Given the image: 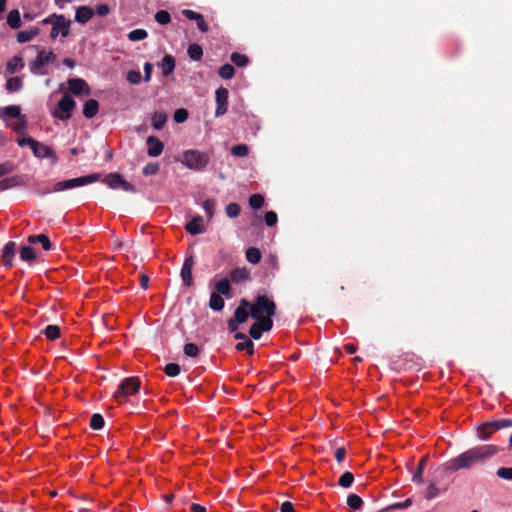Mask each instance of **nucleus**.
<instances>
[{
	"mask_svg": "<svg viewBox=\"0 0 512 512\" xmlns=\"http://www.w3.org/2000/svg\"><path fill=\"white\" fill-rule=\"evenodd\" d=\"M498 448L495 445H481L464 451L455 458L446 463L444 470L446 472H456L461 469H471L477 464H483L492 458Z\"/></svg>",
	"mask_w": 512,
	"mask_h": 512,
	"instance_id": "nucleus-1",
	"label": "nucleus"
},
{
	"mask_svg": "<svg viewBox=\"0 0 512 512\" xmlns=\"http://www.w3.org/2000/svg\"><path fill=\"white\" fill-rule=\"evenodd\" d=\"M276 314V304L265 294H259L251 302L250 315L253 319H265L270 317L271 319Z\"/></svg>",
	"mask_w": 512,
	"mask_h": 512,
	"instance_id": "nucleus-2",
	"label": "nucleus"
},
{
	"mask_svg": "<svg viewBox=\"0 0 512 512\" xmlns=\"http://www.w3.org/2000/svg\"><path fill=\"white\" fill-rule=\"evenodd\" d=\"M210 157L207 153L190 149L183 153L182 163L191 170H203L209 163Z\"/></svg>",
	"mask_w": 512,
	"mask_h": 512,
	"instance_id": "nucleus-3",
	"label": "nucleus"
},
{
	"mask_svg": "<svg viewBox=\"0 0 512 512\" xmlns=\"http://www.w3.org/2000/svg\"><path fill=\"white\" fill-rule=\"evenodd\" d=\"M251 302L246 298H242L239 301V305L236 307L233 317L227 321V327L230 332H236L239 324L245 323L250 315Z\"/></svg>",
	"mask_w": 512,
	"mask_h": 512,
	"instance_id": "nucleus-4",
	"label": "nucleus"
},
{
	"mask_svg": "<svg viewBox=\"0 0 512 512\" xmlns=\"http://www.w3.org/2000/svg\"><path fill=\"white\" fill-rule=\"evenodd\" d=\"M101 175L99 173H92L86 176H81L73 179H68L64 181L57 182L53 190L54 192H60L68 189H72L75 187L84 186L90 183H94L100 179Z\"/></svg>",
	"mask_w": 512,
	"mask_h": 512,
	"instance_id": "nucleus-5",
	"label": "nucleus"
},
{
	"mask_svg": "<svg viewBox=\"0 0 512 512\" xmlns=\"http://www.w3.org/2000/svg\"><path fill=\"white\" fill-rule=\"evenodd\" d=\"M56 60V54L52 51H45L44 49H41L36 58L30 62L29 68L31 73L34 75H46L47 71L44 70V67Z\"/></svg>",
	"mask_w": 512,
	"mask_h": 512,
	"instance_id": "nucleus-6",
	"label": "nucleus"
},
{
	"mask_svg": "<svg viewBox=\"0 0 512 512\" xmlns=\"http://www.w3.org/2000/svg\"><path fill=\"white\" fill-rule=\"evenodd\" d=\"M75 107L76 102L74 99L70 95L64 94L58 102V109L52 113V116L59 120L66 121L71 118V113Z\"/></svg>",
	"mask_w": 512,
	"mask_h": 512,
	"instance_id": "nucleus-7",
	"label": "nucleus"
},
{
	"mask_svg": "<svg viewBox=\"0 0 512 512\" xmlns=\"http://www.w3.org/2000/svg\"><path fill=\"white\" fill-rule=\"evenodd\" d=\"M140 389V381L137 377L125 378L114 393V398L120 400L136 394Z\"/></svg>",
	"mask_w": 512,
	"mask_h": 512,
	"instance_id": "nucleus-8",
	"label": "nucleus"
},
{
	"mask_svg": "<svg viewBox=\"0 0 512 512\" xmlns=\"http://www.w3.org/2000/svg\"><path fill=\"white\" fill-rule=\"evenodd\" d=\"M104 183L108 185L109 188L117 190L121 189L125 192L136 193V187L127 182L121 174L117 172L109 173L103 180Z\"/></svg>",
	"mask_w": 512,
	"mask_h": 512,
	"instance_id": "nucleus-9",
	"label": "nucleus"
},
{
	"mask_svg": "<svg viewBox=\"0 0 512 512\" xmlns=\"http://www.w3.org/2000/svg\"><path fill=\"white\" fill-rule=\"evenodd\" d=\"M273 327V319L265 317V319H255V322L249 329V335L255 340H259L264 332H268Z\"/></svg>",
	"mask_w": 512,
	"mask_h": 512,
	"instance_id": "nucleus-10",
	"label": "nucleus"
},
{
	"mask_svg": "<svg viewBox=\"0 0 512 512\" xmlns=\"http://www.w3.org/2000/svg\"><path fill=\"white\" fill-rule=\"evenodd\" d=\"M71 21L67 20L63 14H60L57 17V21L53 23L50 37L51 39H55L59 34L62 37H67L70 34Z\"/></svg>",
	"mask_w": 512,
	"mask_h": 512,
	"instance_id": "nucleus-11",
	"label": "nucleus"
},
{
	"mask_svg": "<svg viewBox=\"0 0 512 512\" xmlns=\"http://www.w3.org/2000/svg\"><path fill=\"white\" fill-rule=\"evenodd\" d=\"M228 89L225 87H219L216 90L215 96H216V110H215V116L219 117L226 113L227 107H228Z\"/></svg>",
	"mask_w": 512,
	"mask_h": 512,
	"instance_id": "nucleus-12",
	"label": "nucleus"
},
{
	"mask_svg": "<svg viewBox=\"0 0 512 512\" xmlns=\"http://www.w3.org/2000/svg\"><path fill=\"white\" fill-rule=\"evenodd\" d=\"M32 152L35 157L44 159H52L53 162L57 160L56 154L53 151V149L39 141H37L34 146L32 147Z\"/></svg>",
	"mask_w": 512,
	"mask_h": 512,
	"instance_id": "nucleus-13",
	"label": "nucleus"
},
{
	"mask_svg": "<svg viewBox=\"0 0 512 512\" xmlns=\"http://www.w3.org/2000/svg\"><path fill=\"white\" fill-rule=\"evenodd\" d=\"M194 258L192 255L185 258L182 269L181 278L184 284L188 287L193 285L192 268L194 266Z\"/></svg>",
	"mask_w": 512,
	"mask_h": 512,
	"instance_id": "nucleus-14",
	"label": "nucleus"
},
{
	"mask_svg": "<svg viewBox=\"0 0 512 512\" xmlns=\"http://www.w3.org/2000/svg\"><path fill=\"white\" fill-rule=\"evenodd\" d=\"M68 88L71 93L78 96L81 94H89L90 88L88 84L81 78H71L68 80Z\"/></svg>",
	"mask_w": 512,
	"mask_h": 512,
	"instance_id": "nucleus-15",
	"label": "nucleus"
},
{
	"mask_svg": "<svg viewBox=\"0 0 512 512\" xmlns=\"http://www.w3.org/2000/svg\"><path fill=\"white\" fill-rule=\"evenodd\" d=\"M16 254V243L14 241H9L5 244L2 249V262L5 267L13 266V259Z\"/></svg>",
	"mask_w": 512,
	"mask_h": 512,
	"instance_id": "nucleus-16",
	"label": "nucleus"
},
{
	"mask_svg": "<svg viewBox=\"0 0 512 512\" xmlns=\"http://www.w3.org/2000/svg\"><path fill=\"white\" fill-rule=\"evenodd\" d=\"M147 154L150 157L159 156L164 149V144L156 136H148L146 140Z\"/></svg>",
	"mask_w": 512,
	"mask_h": 512,
	"instance_id": "nucleus-17",
	"label": "nucleus"
},
{
	"mask_svg": "<svg viewBox=\"0 0 512 512\" xmlns=\"http://www.w3.org/2000/svg\"><path fill=\"white\" fill-rule=\"evenodd\" d=\"M182 14L189 20H193L196 22L198 29L201 32H207L209 30V26L207 25L204 16L200 13H197L190 9L182 10Z\"/></svg>",
	"mask_w": 512,
	"mask_h": 512,
	"instance_id": "nucleus-18",
	"label": "nucleus"
},
{
	"mask_svg": "<svg viewBox=\"0 0 512 512\" xmlns=\"http://www.w3.org/2000/svg\"><path fill=\"white\" fill-rule=\"evenodd\" d=\"M229 277L230 280L234 283L246 282L251 279L250 270L246 267H237L230 271Z\"/></svg>",
	"mask_w": 512,
	"mask_h": 512,
	"instance_id": "nucleus-19",
	"label": "nucleus"
},
{
	"mask_svg": "<svg viewBox=\"0 0 512 512\" xmlns=\"http://www.w3.org/2000/svg\"><path fill=\"white\" fill-rule=\"evenodd\" d=\"M202 222V216L197 215L185 225V230L191 235L202 234L205 232Z\"/></svg>",
	"mask_w": 512,
	"mask_h": 512,
	"instance_id": "nucleus-20",
	"label": "nucleus"
},
{
	"mask_svg": "<svg viewBox=\"0 0 512 512\" xmlns=\"http://www.w3.org/2000/svg\"><path fill=\"white\" fill-rule=\"evenodd\" d=\"M94 16V11L90 6H80L76 9L75 21L81 24L87 23Z\"/></svg>",
	"mask_w": 512,
	"mask_h": 512,
	"instance_id": "nucleus-21",
	"label": "nucleus"
},
{
	"mask_svg": "<svg viewBox=\"0 0 512 512\" xmlns=\"http://www.w3.org/2000/svg\"><path fill=\"white\" fill-rule=\"evenodd\" d=\"M24 185V179L21 175H14L0 180V191Z\"/></svg>",
	"mask_w": 512,
	"mask_h": 512,
	"instance_id": "nucleus-22",
	"label": "nucleus"
},
{
	"mask_svg": "<svg viewBox=\"0 0 512 512\" xmlns=\"http://www.w3.org/2000/svg\"><path fill=\"white\" fill-rule=\"evenodd\" d=\"M175 65H176L175 58L170 54L165 55L163 57L161 63L159 64V66L162 69V74L165 77L169 76L170 74L173 73V71L175 69Z\"/></svg>",
	"mask_w": 512,
	"mask_h": 512,
	"instance_id": "nucleus-23",
	"label": "nucleus"
},
{
	"mask_svg": "<svg viewBox=\"0 0 512 512\" xmlns=\"http://www.w3.org/2000/svg\"><path fill=\"white\" fill-rule=\"evenodd\" d=\"M27 241L30 244L40 243L45 251L52 249V243L49 237L45 234L30 235L28 236Z\"/></svg>",
	"mask_w": 512,
	"mask_h": 512,
	"instance_id": "nucleus-24",
	"label": "nucleus"
},
{
	"mask_svg": "<svg viewBox=\"0 0 512 512\" xmlns=\"http://www.w3.org/2000/svg\"><path fill=\"white\" fill-rule=\"evenodd\" d=\"M40 33V29L38 27H32L29 30H23L17 33L16 39L19 43H27L31 41L33 38L38 36Z\"/></svg>",
	"mask_w": 512,
	"mask_h": 512,
	"instance_id": "nucleus-25",
	"label": "nucleus"
},
{
	"mask_svg": "<svg viewBox=\"0 0 512 512\" xmlns=\"http://www.w3.org/2000/svg\"><path fill=\"white\" fill-rule=\"evenodd\" d=\"M99 110V103L95 99H88L83 106V115L84 117L90 119L93 118Z\"/></svg>",
	"mask_w": 512,
	"mask_h": 512,
	"instance_id": "nucleus-26",
	"label": "nucleus"
},
{
	"mask_svg": "<svg viewBox=\"0 0 512 512\" xmlns=\"http://www.w3.org/2000/svg\"><path fill=\"white\" fill-rule=\"evenodd\" d=\"M496 431H498L496 428V424L494 421H492L483 423L481 426H479L477 432L479 438L486 440Z\"/></svg>",
	"mask_w": 512,
	"mask_h": 512,
	"instance_id": "nucleus-27",
	"label": "nucleus"
},
{
	"mask_svg": "<svg viewBox=\"0 0 512 512\" xmlns=\"http://www.w3.org/2000/svg\"><path fill=\"white\" fill-rule=\"evenodd\" d=\"M7 24L12 29H19L22 26L20 12L17 9H13L7 16Z\"/></svg>",
	"mask_w": 512,
	"mask_h": 512,
	"instance_id": "nucleus-28",
	"label": "nucleus"
},
{
	"mask_svg": "<svg viewBox=\"0 0 512 512\" xmlns=\"http://www.w3.org/2000/svg\"><path fill=\"white\" fill-rule=\"evenodd\" d=\"M23 67H24V62H23L22 57L14 56L12 59H10L7 62L6 71L10 74H14L18 70L23 69Z\"/></svg>",
	"mask_w": 512,
	"mask_h": 512,
	"instance_id": "nucleus-29",
	"label": "nucleus"
},
{
	"mask_svg": "<svg viewBox=\"0 0 512 512\" xmlns=\"http://www.w3.org/2000/svg\"><path fill=\"white\" fill-rule=\"evenodd\" d=\"M151 122L155 130H161L167 122V115L164 112H155L151 117Z\"/></svg>",
	"mask_w": 512,
	"mask_h": 512,
	"instance_id": "nucleus-30",
	"label": "nucleus"
},
{
	"mask_svg": "<svg viewBox=\"0 0 512 512\" xmlns=\"http://www.w3.org/2000/svg\"><path fill=\"white\" fill-rule=\"evenodd\" d=\"M427 460H428V455H425L420 459V461L417 465V469L412 476L413 482L419 483V484L423 483V471H424Z\"/></svg>",
	"mask_w": 512,
	"mask_h": 512,
	"instance_id": "nucleus-31",
	"label": "nucleus"
},
{
	"mask_svg": "<svg viewBox=\"0 0 512 512\" xmlns=\"http://www.w3.org/2000/svg\"><path fill=\"white\" fill-rule=\"evenodd\" d=\"M225 301L220 294L213 292L210 295L209 307L214 311H221L224 308Z\"/></svg>",
	"mask_w": 512,
	"mask_h": 512,
	"instance_id": "nucleus-32",
	"label": "nucleus"
},
{
	"mask_svg": "<svg viewBox=\"0 0 512 512\" xmlns=\"http://www.w3.org/2000/svg\"><path fill=\"white\" fill-rule=\"evenodd\" d=\"M187 54L191 60L199 61L203 56V49L199 44L193 43L188 46Z\"/></svg>",
	"mask_w": 512,
	"mask_h": 512,
	"instance_id": "nucleus-33",
	"label": "nucleus"
},
{
	"mask_svg": "<svg viewBox=\"0 0 512 512\" xmlns=\"http://www.w3.org/2000/svg\"><path fill=\"white\" fill-rule=\"evenodd\" d=\"M230 279L228 278H223L221 280H219L216 284H215V289L217 290V293L220 294V295H229L231 293V285H230Z\"/></svg>",
	"mask_w": 512,
	"mask_h": 512,
	"instance_id": "nucleus-34",
	"label": "nucleus"
},
{
	"mask_svg": "<svg viewBox=\"0 0 512 512\" xmlns=\"http://www.w3.org/2000/svg\"><path fill=\"white\" fill-rule=\"evenodd\" d=\"M246 259L252 264H258L261 261L262 254L256 247H250L246 250Z\"/></svg>",
	"mask_w": 512,
	"mask_h": 512,
	"instance_id": "nucleus-35",
	"label": "nucleus"
},
{
	"mask_svg": "<svg viewBox=\"0 0 512 512\" xmlns=\"http://www.w3.org/2000/svg\"><path fill=\"white\" fill-rule=\"evenodd\" d=\"M20 258L23 261L31 262L36 259L35 249L31 246H22L20 249Z\"/></svg>",
	"mask_w": 512,
	"mask_h": 512,
	"instance_id": "nucleus-36",
	"label": "nucleus"
},
{
	"mask_svg": "<svg viewBox=\"0 0 512 512\" xmlns=\"http://www.w3.org/2000/svg\"><path fill=\"white\" fill-rule=\"evenodd\" d=\"M43 333L47 340L54 341L60 337V328L57 325H48Z\"/></svg>",
	"mask_w": 512,
	"mask_h": 512,
	"instance_id": "nucleus-37",
	"label": "nucleus"
},
{
	"mask_svg": "<svg viewBox=\"0 0 512 512\" xmlns=\"http://www.w3.org/2000/svg\"><path fill=\"white\" fill-rule=\"evenodd\" d=\"M232 63L238 67H245L249 63V59L245 54L234 52L230 56Z\"/></svg>",
	"mask_w": 512,
	"mask_h": 512,
	"instance_id": "nucleus-38",
	"label": "nucleus"
},
{
	"mask_svg": "<svg viewBox=\"0 0 512 512\" xmlns=\"http://www.w3.org/2000/svg\"><path fill=\"white\" fill-rule=\"evenodd\" d=\"M218 74L221 78L229 80L233 78L235 74V68L231 64H224L219 68Z\"/></svg>",
	"mask_w": 512,
	"mask_h": 512,
	"instance_id": "nucleus-39",
	"label": "nucleus"
},
{
	"mask_svg": "<svg viewBox=\"0 0 512 512\" xmlns=\"http://www.w3.org/2000/svg\"><path fill=\"white\" fill-rule=\"evenodd\" d=\"M347 505L350 507V509L352 510H359L362 508L363 506V500L360 496H358L357 494H350L348 497H347Z\"/></svg>",
	"mask_w": 512,
	"mask_h": 512,
	"instance_id": "nucleus-40",
	"label": "nucleus"
},
{
	"mask_svg": "<svg viewBox=\"0 0 512 512\" xmlns=\"http://www.w3.org/2000/svg\"><path fill=\"white\" fill-rule=\"evenodd\" d=\"M23 86L22 80L19 77H11L7 80L6 88L10 92H18Z\"/></svg>",
	"mask_w": 512,
	"mask_h": 512,
	"instance_id": "nucleus-41",
	"label": "nucleus"
},
{
	"mask_svg": "<svg viewBox=\"0 0 512 512\" xmlns=\"http://www.w3.org/2000/svg\"><path fill=\"white\" fill-rule=\"evenodd\" d=\"M235 348L237 351H246L249 355L254 354V343L249 338L237 343Z\"/></svg>",
	"mask_w": 512,
	"mask_h": 512,
	"instance_id": "nucleus-42",
	"label": "nucleus"
},
{
	"mask_svg": "<svg viewBox=\"0 0 512 512\" xmlns=\"http://www.w3.org/2000/svg\"><path fill=\"white\" fill-rule=\"evenodd\" d=\"M147 37L148 33L144 29H134L128 34V39L133 42L144 40Z\"/></svg>",
	"mask_w": 512,
	"mask_h": 512,
	"instance_id": "nucleus-43",
	"label": "nucleus"
},
{
	"mask_svg": "<svg viewBox=\"0 0 512 512\" xmlns=\"http://www.w3.org/2000/svg\"><path fill=\"white\" fill-rule=\"evenodd\" d=\"M105 421L101 414L95 413L90 419V427L93 430H100L104 427Z\"/></svg>",
	"mask_w": 512,
	"mask_h": 512,
	"instance_id": "nucleus-44",
	"label": "nucleus"
},
{
	"mask_svg": "<svg viewBox=\"0 0 512 512\" xmlns=\"http://www.w3.org/2000/svg\"><path fill=\"white\" fill-rule=\"evenodd\" d=\"M3 115L9 118H18L21 116V109L16 105H9L2 109Z\"/></svg>",
	"mask_w": 512,
	"mask_h": 512,
	"instance_id": "nucleus-45",
	"label": "nucleus"
},
{
	"mask_svg": "<svg viewBox=\"0 0 512 512\" xmlns=\"http://www.w3.org/2000/svg\"><path fill=\"white\" fill-rule=\"evenodd\" d=\"M354 482V475L351 472H344L339 480L338 484L343 488H349Z\"/></svg>",
	"mask_w": 512,
	"mask_h": 512,
	"instance_id": "nucleus-46",
	"label": "nucleus"
},
{
	"mask_svg": "<svg viewBox=\"0 0 512 512\" xmlns=\"http://www.w3.org/2000/svg\"><path fill=\"white\" fill-rule=\"evenodd\" d=\"M154 19L156 22H158L159 24L161 25H166L168 23H170L171 21V15L168 11L166 10H159L158 12H156V14L154 15Z\"/></svg>",
	"mask_w": 512,
	"mask_h": 512,
	"instance_id": "nucleus-47",
	"label": "nucleus"
},
{
	"mask_svg": "<svg viewBox=\"0 0 512 512\" xmlns=\"http://www.w3.org/2000/svg\"><path fill=\"white\" fill-rule=\"evenodd\" d=\"M249 153V147L246 144H238L231 148V154L236 157H244Z\"/></svg>",
	"mask_w": 512,
	"mask_h": 512,
	"instance_id": "nucleus-48",
	"label": "nucleus"
},
{
	"mask_svg": "<svg viewBox=\"0 0 512 512\" xmlns=\"http://www.w3.org/2000/svg\"><path fill=\"white\" fill-rule=\"evenodd\" d=\"M264 204V197L261 194H253L249 197V205L252 209H260Z\"/></svg>",
	"mask_w": 512,
	"mask_h": 512,
	"instance_id": "nucleus-49",
	"label": "nucleus"
},
{
	"mask_svg": "<svg viewBox=\"0 0 512 512\" xmlns=\"http://www.w3.org/2000/svg\"><path fill=\"white\" fill-rule=\"evenodd\" d=\"M225 211L229 218H236L241 212V207L238 203H229L226 206Z\"/></svg>",
	"mask_w": 512,
	"mask_h": 512,
	"instance_id": "nucleus-50",
	"label": "nucleus"
},
{
	"mask_svg": "<svg viewBox=\"0 0 512 512\" xmlns=\"http://www.w3.org/2000/svg\"><path fill=\"white\" fill-rule=\"evenodd\" d=\"M181 368L177 363H168L164 367V372L169 377H176L180 374Z\"/></svg>",
	"mask_w": 512,
	"mask_h": 512,
	"instance_id": "nucleus-51",
	"label": "nucleus"
},
{
	"mask_svg": "<svg viewBox=\"0 0 512 512\" xmlns=\"http://www.w3.org/2000/svg\"><path fill=\"white\" fill-rule=\"evenodd\" d=\"M15 169L16 165L11 161L0 164V178L14 172Z\"/></svg>",
	"mask_w": 512,
	"mask_h": 512,
	"instance_id": "nucleus-52",
	"label": "nucleus"
},
{
	"mask_svg": "<svg viewBox=\"0 0 512 512\" xmlns=\"http://www.w3.org/2000/svg\"><path fill=\"white\" fill-rule=\"evenodd\" d=\"M184 354L188 357H196L199 354V348L194 343H187L184 345Z\"/></svg>",
	"mask_w": 512,
	"mask_h": 512,
	"instance_id": "nucleus-53",
	"label": "nucleus"
},
{
	"mask_svg": "<svg viewBox=\"0 0 512 512\" xmlns=\"http://www.w3.org/2000/svg\"><path fill=\"white\" fill-rule=\"evenodd\" d=\"M160 166L158 163H148L143 168V174L146 176H152L159 172Z\"/></svg>",
	"mask_w": 512,
	"mask_h": 512,
	"instance_id": "nucleus-54",
	"label": "nucleus"
},
{
	"mask_svg": "<svg viewBox=\"0 0 512 512\" xmlns=\"http://www.w3.org/2000/svg\"><path fill=\"white\" fill-rule=\"evenodd\" d=\"M496 475L504 480H512V468L511 467H501L497 470Z\"/></svg>",
	"mask_w": 512,
	"mask_h": 512,
	"instance_id": "nucleus-55",
	"label": "nucleus"
},
{
	"mask_svg": "<svg viewBox=\"0 0 512 512\" xmlns=\"http://www.w3.org/2000/svg\"><path fill=\"white\" fill-rule=\"evenodd\" d=\"M188 118V111L184 108H179L174 112V120L177 123H183Z\"/></svg>",
	"mask_w": 512,
	"mask_h": 512,
	"instance_id": "nucleus-56",
	"label": "nucleus"
},
{
	"mask_svg": "<svg viewBox=\"0 0 512 512\" xmlns=\"http://www.w3.org/2000/svg\"><path fill=\"white\" fill-rule=\"evenodd\" d=\"M264 220L267 226L272 227L276 225L278 221V216L274 211H268L265 213Z\"/></svg>",
	"mask_w": 512,
	"mask_h": 512,
	"instance_id": "nucleus-57",
	"label": "nucleus"
},
{
	"mask_svg": "<svg viewBox=\"0 0 512 512\" xmlns=\"http://www.w3.org/2000/svg\"><path fill=\"white\" fill-rule=\"evenodd\" d=\"M203 209L205 210L209 219H211L214 215L215 210V202L211 199H207L203 202Z\"/></svg>",
	"mask_w": 512,
	"mask_h": 512,
	"instance_id": "nucleus-58",
	"label": "nucleus"
},
{
	"mask_svg": "<svg viewBox=\"0 0 512 512\" xmlns=\"http://www.w3.org/2000/svg\"><path fill=\"white\" fill-rule=\"evenodd\" d=\"M141 78H142L141 73L138 70H130L127 73V80L131 84H139L141 81Z\"/></svg>",
	"mask_w": 512,
	"mask_h": 512,
	"instance_id": "nucleus-59",
	"label": "nucleus"
},
{
	"mask_svg": "<svg viewBox=\"0 0 512 512\" xmlns=\"http://www.w3.org/2000/svg\"><path fill=\"white\" fill-rule=\"evenodd\" d=\"M438 494H439V489L437 488L436 483L434 481H431L427 487L426 498L428 500H431V499L437 497Z\"/></svg>",
	"mask_w": 512,
	"mask_h": 512,
	"instance_id": "nucleus-60",
	"label": "nucleus"
},
{
	"mask_svg": "<svg viewBox=\"0 0 512 512\" xmlns=\"http://www.w3.org/2000/svg\"><path fill=\"white\" fill-rule=\"evenodd\" d=\"M36 142H37V140H35L34 138H32L30 136H25V137L17 139V144L20 147L29 146L31 149Z\"/></svg>",
	"mask_w": 512,
	"mask_h": 512,
	"instance_id": "nucleus-61",
	"label": "nucleus"
},
{
	"mask_svg": "<svg viewBox=\"0 0 512 512\" xmlns=\"http://www.w3.org/2000/svg\"><path fill=\"white\" fill-rule=\"evenodd\" d=\"M496 424L497 430H500L502 428H508L512 427V419H500L494 421Z\"/></svg>",
	"mask_w": 512,
	"mask_h": 512,
	"instance_id": "nucleus-62",
	"label": "nucleus"
},
{
	"mask_svg": "<svg viewBox=\"0 0 512 512\" xmlns=\"http://www.w3.org/2000/svg\"><path fill=\"white\" fill-rule=\"evenodd\" d=\"M152 71H153V65L149 62H146L144 64V80L146 82L151 80Z\"/></svg>",
	"mask_w": 512,
	"mask_h": 512,
	"instance_id": "nucleus-63",
	"label": "nucleus"
},
{
	"mask_svg": "<svg viewBox=\"0 0 512 512\" xmlns=\"http://www.w3.org/2000/svg\"><path fill=\"white\" fill-rule=\"evenodd\" d=\"M280 512H295V509L291 502L285 501L280 507Z\"/></svg>",
	"mask_w": 512,
	"mask_h": 512,
	"instance_id": "nucleus-64",
	"label": "nucleus"
}]
</instances>
